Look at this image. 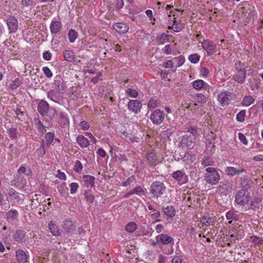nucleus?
I'll use <instances>...</instances> for the list:
<instances>
[{"instance_id": "nucleus-1", "label": "nucleus", "mask_w": 263, "mask_h": 263, "mask_svg": "<svg viewBox=\"0 0 263 263\" xmlns=\"http://www.w3.org/2000/svg\"><path fill=\"white\" fill-rule=\"evenodd\" d=\"M37 111L43 117H48L52 120L58 114V110L54 107H50L49 104L44 100L40 101L37 106Z\"/></svg>"}, {"instance_id": "nucleus-2", "label": "nucleus", "mask_w": 263, "mask_h": 263, "mask_svg": "<svg viewBox=\"0 0 263 263\" xmlns=\"http://www.w3.org/2000/svg\"><path fill=\"white\" fill-rule=\"evenodd\" d=\"M166 186L159 181H156L152 183L149 188V193L153 198L160 197L165 192Z\"/></svg>"}, {"instance_id": "nucleus-3", "label": "nucleus", "mask_w": 263, "mask_h": 263, "mask_svg": "<svg viewBox=\"0 0 263 263\" xmlns=\"http://www.w3.org/2000/svg\"><path fill=\"white\" fill-rule=\"evenodd\" d=\"M155 239L157 240V242H160L163 245H170V248L164 252L165 254L170 255L173 253L174 252L173 246L174 245V239L173 237L167 234H161L157 235Z\"/></svg>"}, {"instance_id": "nucleus-4", "label": "nucleus", "mask_w": 263, "mask_h": 263, "mask_svg": "<svg viewBox=\"0 0 263 263\" xmlns=\"http://www.w3.org/2000/svg\"><path fill=\"white\" fill-rule=\"evenodd\" d=\"M206 173L204 179L206 182L212 185H216L220 180V175L214 167H209L205 169Z\"/></svg>"}, {"instance_id": "nucleus-5", "label": "nucleus", "mask_w": 263, "mask_h": 263, "mask_svg": "<svg viewBox=\"0 0 263 263\" xmlns=\"http://www.w3.org/2000/svg\"><path fill=\"white\" fill-rule=\"evenodd\" d=\"M251 196L245 190H240L238 191L235 195V201L239 205H243L249 202Z\"/></svg>"}, {"instance_id": "nucleus-6", "label": "nucleus", "mask_w": 263, "mask_h": 263, "mask_svg": "<svg viewBox=\"0 0 263 263\" xmlns=\"http://www.w3.org/2000/svg\"><path fill=\"white\" fill-rule=\"evenodd\" d=\"M201 47L206 51L209 56L213 55L216 49V45L214 42L208 39L204 40L201 42Z\"/></svg>"}, {"instance_id": "nucleus-7", "label": "nucleus", "mask_w": 263, "mask_h": 263, "mask_svg": "<svg viewBox=\"0 0 263 263\" xmlns=\"http://www.w3.org/2000/svg\"><path fill=\"white\" fill-rule=\"evenodd\" d=\"M165 118V114L160 109H156L152 113L150 120L153 124L156 125L160 124Z\"/></svg>"}, {"instance_id": "nucleus-8", "label": "nucleus", "mask_w": 263, "mask_h": 263, "mask_svg": "<svg viewBox=\"0 0 263 263\" xmlns=\"http://www.w3.org/2000/svg\"><path fill=\"white\" fill-rule=\"evenodd\" d=\"M10 33H15L18 29V21L14 16L10 15L5 20Z\"/></svg>"}, {"instance_id": "nucleus-9", "label": "nucleus", "mask_w": 263, "mask_h": 263, "mask_svg": "<svg viewBox=\"0 0 263 263\" xmlns=\"http://www.w3.org/2000/svg\"><path fill=\"white\" fill-rule=\"evenodd\" d=\"M128 109L134 113L138 114L141 111L142 104L141 101L139 100H130L127 103Z\"/></svg>"}, {"instance_id": "nucleus-10", "label": "nucleus", "mask_w": 263, "mask_h": 263, "mask_svg": "<svg viewBox=\"0 0 263 263\" xmlns=\"http://www.w3.org/2000/svg\"><path fill=\"white\" fill-rule=\"evenodd\" d=\"M218 100L222 106L228 105L232 98V93L222 91L218 95Z\"/></svg>"}, {"instance_id": "nucleus-11", "label": "nucleus", "mask_w": 263, "mask_h": 263, "mask_svg": "<svg viewBox=\"0 0 263 263\" xmlns=\"http://www.w3.org/2000/svg\"><path fill=\"white\" fill-rule=\"evenodd\" d=\"M59 117L58 118V123L61 127L64 128H69V119L67 114L65 112L61 111L58 113Z\"/></svg>"}, {"instance_id": "nucleus-12", "label": "nucleus", "mask_w": 263, "mask_h": 263, "mask_svg": "<svg viewBox=\"0 0 263 263\" xmlns=\"http://www.w3.org/2000/svg\"><path fill=\"white\" fill-rule=\"evenodd\" d=\"M62 228L66 234L72 235L76 230V226L71 219H66L62 223Z\"/></svg>"}, {"instance_id": "nucleus-13", "label": "nucleus", "mask_w": 263, "mask_h": 263, "mask_svg": "<svg viewBox=\"0 0 263 263\" xmlns=\"http://www.w3.org/2000/svg\"><path fill=\"white\" fill-rule=\"evenodd\" d=\"M7 193L11 200H16V203H21L24 199V195L17 192L13 188H9L7 190Z\"/></svg>"}, {"instance_id": "nucleus-14", "label": "nucleus", "mask_w": 263, "mask_h": 263, "mask_svg": "<svg viewBox=\"0 0 263 263\" xmlns=\"http://www.w3.org/2000/svg\"><path fill=\"white\" fill-rule=\"evenodd\" d=\"M15 256L18 263H27L28 261L29 254L28 251L22 249L17 250Z\"/></svg>"}, {"instance_id": "nucleus-15", "label": "nucleus", "mask_w": 263, "mask_h": 263, "mask_svg": "<svg viewBox=\"0 0 263 263\" xmlns=\"http://www.w3.org/2000/svg\"><path fill=\"white\" fill-rule=\"evenodd\" d=\"M62 29V23L61 21L53 19L50 25L51 33L56 34L59 33Z\"/></svg>"}, {"instance_id": "nucleus-16", "label": "nucleus", "mask_w": 263, "mask_h": 263, "mask_svg": "<svg viewBox=\"0 0 263 263\" xmlns=\"http://www.w3.org/2000/svg\"><path fill=\"white\" fill-rule=\"evenodd\" d=\"M114 29L118 33L125 34L128 30V26L127 25L124 23H118L113 25Z\"/></svg>"}, {"instance_id": "nucleus-17", "label": "nucleus", "mask_w": 263, "mask_h": 263, "mask_svg": "<svg viewBox=\"0 0 263 263\" xmlns=\"http://www.w3.org/2000/svg\"><path fill=\"white\" fill-rule=\"evenodd\" d=\"M239 181L241 186L246 191L250 189L253 183L252 179L247 176L240 178Z\"/></svg>"}, {"instance_id": "nucleus-18", "label": "nucleus", "mask_w": 263, "mask_h": 263, "mask_svg": "<svg viewBox=\"0 0 263 263\" xmlns=\"http://www.w3.org/2000/svg\"><path fill=\"white\" fill-rule=\"evenodd\" d=\"M247 71L236 72L233 77V80L240 84H243L246 80Z\"/></svg>"}, {"instance_id": "nucleus-19", "label": "nucleus", "mask_w": 263, "mask_h": 263, "mask_svg": "<svg viewBox=\"0 0 263 263\" xmlns=\"http://www.w3.org/2000/svg\"><path fill=\"white\" fill-rule=\"evenodd\" d=\"M192 85L194 89L196 90H201L203 88L206 90L210 86L202 80H197L192 82Z\"/></svg>"}, {"instance_id": "nucleus-20", "label": "nucleus", "mask_w": 263, "mask_h": 263, "mask_svg": "<svg viewBox=\"0 0 263 263\" xmlns=\"http://www.w3.org/2000/svg\"><path fill=\"white\" fill-rule=\"evenodd\" d=\"M76 142L82 148L87 147L90 144L89 141L83 135L78 136L76 138Z\"/></svg>"}, {"instance_id": "nucleus-21", "label": "nucleus", "mask_w": 263, "mask_h": 263, "mask_svg": "<svg viewBox=\"0 0 263 263\" xmlns=\"http://www.w3.org/2000/svg\"><path fill=\"white\" fill-rule=\"evenodd\" d=\"M181 159L187 164L192 163L195 160V155L191 152H186L183 156L180 155Z\"/></svg>"}, {"instance_id": "nucleus-22", "label": "nucleus", "mask_w": 263, "mask_h": 263, "mask_svg": "<svg viewBox=\"0 0 263 263\" xmlns=\"http://www.w3.org/2000/svg\"><path fill=\"white\" fill-rule=\"evenodd\" d=\"M26 233L22 230H17L13 235L14 240L17 243H21L26 236Z\"/></svg>"}, {"instance_id": "nucleus-23", "label": "nucleus", "mask_w": 263, "mask_h": 263, "mask_svg": "<svg viewBox=\"0 0 263 263\" xmlns=\"http://www.w3.org/2000/svg\"><path fill=\"white\" fill-rule=\"evenodd\" d=\"M6 219L9 222L13 223L17 220L18 212L16 210H10L6 214Z\"/></svg>"}, {"instance_id": "nucleus-24", "label": "nucleus", "mask_w": 263, "mask_h": 263, "mask_svg": "<svg viewBox=\"0 0 263 263\" xmlns=\"http://www.w3.org/2000/svg\"><path fill=\"white\" fill-rule=\"evenodd\" d=\"M48 227L50 232L53 236H59L61 235L59 226L52 221L49 222L48 223Z\"/></svg>"}, {"instance_id": "nucleus-25", "label": "nucleus", "mask_w": 263, "mask_h": 263, "mask_svg": "<svg viewBox=\"0 0 263 263\" xmlns=\"http://www.w3.org/2000/svg\"><path fill=\"white\" fill-rule=\"evenodd\" d=\"M33 122L35 127L40 134L43 135L46 133V130L45 127L39 118H35L33 120Z\"/></svg>"}, {"instance_id": "nucleus-26", "label": "nucleus", "mask_w": 263, "mask_h": 263, "mask_svg": "<svg viewBox=\"0 0 263 263\" xmlns=\"http://www.w3.org/2000/svg\"><path fill=\"white\" fill-rule=\"evenodd\" d=\"M83 181L85 185L87 187H92L95 186V177L91 175H84Z\"/></svg>"}, {"instance_id": "nucleus-27", "label": "nucleus", "mask_w": 263, "mask_h": 263, "mask_svg": "<svg viewBox=\"0 0 263 263\" xmlns=\"http://www.w3.org/2000/svg\"><path fill=\"white\" fill-rule=\"evenodd\" d=\"M201 222L206 226L213 225L215 223L216 218L214 217L203 216L200 218Z\"/></svg>"}, {"instance_id": "nucleus-28", "label": "nucleus", "mask_w": 263, "mask_h": 263, "mask_svg": "<svg viewBox=\"0 0 263 263\" xmlns=\"http://www.w3.org/2000/svg\"><path fill=\"white\" fill-rule=\"evenodd\" d=\"M162 211L164 214L170 217H173L175 215L176 211L174 206L167 205L166 207H163Z\"/></svg>"}, {"instance_id": "nucleus-29", "label": "nucleus", "mask_w": 263, "mask_h": 263, "mask_svg": "<svg viewBox=\"0 0 263 263\" xmlns=\"http://www.w3.org/2000/svg\"><path fill=\"white\" fill-rule=\"evenodd\" d=\"M229 188L230 183L227 182V183L218 186L217 187V192L220 194L226 195L229 191Z\"/></svg>"}, {"instance_id": "nucleus-30", "label": "nucleus", "mask_w": 263, "mask_h": 263, "mask_svg": "<svg viewBox=\"0 0 263 263\" xmlns=\"http://www.w3.org/2000/svg\"><path fill=\"white\" fill-rule=\"evenodd\" d=\"M63 53L66 61L72 62L74 60V54L72 51L66 50L63 51Z\"/></svg>"}, {"instance_id": "nucleus-31", "label": "nucleus", "mask_w": 263, "mask_h": 263, "mask_svg": "<svg viewBox=\"0 0 263 263\" xmlns=\"http://www.w3.org/2000/svg\"><path fill=\"white\" fill-rule=\"evenodd\" d=\"M147 205L148 209L149 211H152V212H154V213L149 215L151 218L157 219L160 216V212L159 211H157L156 209H154L152 204L148 202L147 203Z\"/></svg>"}, {"instance_id": "nucleus-32", "label": "nucleus", "mask_w": 263, "mask_h": 263, "mask_svg": "<svg viewBox=\"0 0 263 263\" xmlns=\"http://www.w3.org/2000/svg\"><path fill=\"white\" fill-rule=\"evenodd\" d=\"M255 99L251 96H246L242 99L241 104L245 106H249L253 104Z\"/></svg>"}, {"instance_id": "nucleus-33", "label": "nucleus", "mask_w": 263, "mask_h": 263, "mask_svg": "<svg viewBox=\"0 0 263 263\" xmlns=\"http://www.w3.org/2000/svg\"><path fill=\"white\" fill-rule=\"evenodd\" d=\"M226 218L229 220V223H231L233 220L237 221L238 218L236 214L233 211H229L226 214Z\"/></svg>"}, {"instance_id": "nucleus-34", "label": "nucleus", "mask_w": 263, "mask_h": 263, "mask_svg": "<svg viewBox=\"0 0 263 263\" xmlns=\"http://www.w3.org/2000/svg\"><path fill=\"white\" fill-rule=\"evenodd\" d=\"M54 137V132H48L45 136L46 139V144L47 146H49L52 143Z\"/></svg>"}, {"instance_id": "nucleus-35", "label": "nucleus", "mask_w": 263, "mask_h": 263, "mask_svg": "<svg viewBox=\"0 0 263 263\" xmlns=\"http://www.w3.org/2000/svg\"><path fill=\"white\" fill-rule=\"evenodd\" d=\"M184 176L185 173L181 170L175 171L172 174L173 178L178 181H181Z\"/></svg>"}, {"instance_id": "nucleus-36", "label": "nucleus", "mask_w": 263, "mask_h": 263, "mask_svg": "<svg viewBox=\"0 0 263 263\" xmlns=\"http://www.w3.org/2000/svg\"><path fill=\"white\" fill-rule=\"evenodd\" d=\"M68 36L69 42L72 43L74 42L77 39L78 33L75 30L70 29L68 31Z\"/></svg>"}, {"instance_id": "nucleus-37", "label": "nucleus", "mask_w": 263, "mask_h": 263, "mask_svg": "<svg viewBox=\"0 0 263 263\" xmlns=\"http://www.w3.org/2000/svg\"><path fill=\"white\" fill-rule=\"evenodd\" d=\"M8 133L10 138L12 139H17L20 136V134L17 132L16 128L11 127L8 130Z\"/></svg>"}, {"instance_id": "nucleus-38", "label": "nucleus", "mask_w": 263, "mask_h": 263, "mask_svg": "<svg viewBox=\"0 0 263 263\" xmlns=\"http://www.w3.org/2000/svg\"><path fill=\"white\" fill-rule=\"evenodd\" d=\"M173 61V62L176 64V67L181 66L185 62V58L183 55H179L177 57H175Z\"/></svg>"}, {"instance_id": "nucleus-39", "label": "nucleus", "mask_w": 263, "mask_h": 263, "mask_svg": "<svg viewBox=\"0 0 263 263\" xmlns=\"http://www.w3.org/2000/svg\"><path fill=\"white\" fill-rule=\"evenodd\" d=\"M182 24L174 20L172 27H168V29H172L175 32H179L183 29Z\"/></svg>"}, {"instance_id": "nucleus-40", "label": "nucleus", "mask_w": 263, "mask_h": 263, "mask_svg": "<svg viewBox=\"0 0 263 263\" xmlns=\"http://www.w3.org/2000/svg\"><path fill=\"white\" fill-rule=\"evenodd\" d=\"M250 241L254 245H260L263 243V238L255 235L250 237Z\"/></svg>"}, {"instance_id": "nucleus-41", "label": "nucleus", "mask_w": 263, "mask_h": 263, "mask_svg": "<svg viewBox=\"0 0 263 263\" xmlns=\"http://www.w3.org/2000/svg\"><path fill=\"white\" fill-rule=\"evenodd\" d=\"M225 172L227 175L233 176L236 174H238L237 169L232 166H227L225 170Z\"/></svg>"}, {"instance_id": "nucleus-42", "label": "nucleus", "mask_w": 263, "mask_h": 263, "mask_svg": "<svg viewBox=\"0 0 263 263\" xmlns=\"http://www.w3.org/2000/svg\"><path fill=\"white\" fill-rule=\"evenodd\" d=\"M214 163V161L209 157H204L201 160V164L204 167L212 166Z\"/></svg>"}, {"instance_id": "nucleus-43", "label": "nucleus", "mask_w": 263, "mask_h": 263, "mask_svg": "<svg viewBox=\"0 0 263 263\" xmlns=\"http://www.w3.org/2000/svg\"><path fill=\"white\" fill-rule=\"evenodd\" d=\"M158 104V100L152 98L149 99L147 103V107L149 109H154L157 107Z\"/></svg>"}, {"instance_id": "nucleus-44", "label": "nucleus", "mask_w": 263, "mask_h": 263, "mask_svg": "<svg viewBox=\"0 0 263 263\" xmlns=\"http://www.w3.org/2000/svg\"><path fill=\"white\" fill-rule=\"evenodd\" d=\"M146 158L148 162L151 164H154L157 161V155L156 153L152 152L146 155Z\"/></svg>"}, {"instance_id": "nucleus-45", "label": "nucleus", "mask_w": 263, "mask_h": 263, "mask_svg": "<svg viewBox=\"0 0 263 263\" xmlns=\"http://www.w3.org/2000/svg\"><path fill=\"white\" fill-rule=\"evenodd\" d=\"M195 100L197 102L204 103L207 101V97L205 95L197 93L195 97Z\"/></svg>"}, {"instance_id": "nucleus-46", "label": "nucleus", "mask_w": 263, "mask_h": 263, "mask_svg": "<svg viewBox=\"0 0 263 263\" xmlns=\"http://www.w3.org/2000/svg\"><path fill=\"white\" fill-rule=\"evenodd\" d=\"M125 93L127 96L132 98H137L139 95V93L136 89H132L130 88H128L126 90Z\"/></svg>"}, {"instance_id": "nucleus-47", "label": "nucleus", "mask_w": 263, "mask_h": 263, "mask_svg": "<svg viewBox=\"0 0 263 263\" xmlns=\"http://www.w3.org/2000/svg\"><path fill=\"white\" fill-rule=\"evenodd\" d=\"M168 35L165 33H161L156 37V41L160 44H163L168 40Z\"/></svg>"}, {"instance_id": "nucleus-48", "label": "nucleus", "mask_w": 263, "mask_h": 263, "mask_svg": "<svg viewBox=\"0 0 263 263\" xmlns=\"http://www.w3.org/2000/svg\"><path fill=\"white\" fill-rule=\"evenodd\" d=\"M137 228V226L135 222H130L126 226V230L129 232H134Z\"/></svg>"}, {"instance_id": "nucleus-49", "label": "nucleus", "mask_w": 263, "mask_h": 263, "mask_svg": "<svg viewBox=\"0 0 263 263\" xmlns=\"http://www.w3.org/2000/svg\"><path fill=\"white\" fill-rule=\"evenodd\" d=\"M85 197L88 202L90 203L93 202L95 200V197L91 193L90 191H86L84 193Z\"/></svg>"}, {"instance_id": "nucleus-50", "label": "nucleus", "mask_w": 263, "mask_h": 263, "mask_svg": "<svg viewBox=\"0 0 263 263\" xmlns=\"http://www.w3.org/2000/svg\"><path fill=\"white\" fill-rule=\"evenodd\" d=\"M246 111L245 110H242L236 115V120L238 122H242L245 121Z\"/></svg>"}, {"instance_id": "nucleus-51", "label": "nucleus", "mask_w": 263, "mask_h": 263, "mask_svg": "<svg viewBox=\"0 0 263 263\" xmlns=\"http://www.w3.org/2000/svg\"><path fill=\"white\" fill-rule=\"evenodd\" d=\"M200 56L197 53L191 54L189 57V60L190 61L193 63L196 64L199 62L200 60Z\"/></svg>"}, {"instance_id": "nucleus-52", "label": "nucleus", "mask_w": 263, "mask_h": 263, "mask_svg": "<svg viewBox=\"0 0 263 263\" xmlns=\"http://www.w3.org/2000/svg\"><path fill=\"white\" fill-rule=\"evenodd\" d=\"M14 112L19 120L21 121H23L24 120L25 111L22 110L21 108L17 107L14 110Z\"/></svg>"}, {"instance_id": "nucleus-53", "label": "nucleus", "mask_w": 263, "mask_h": 263, "mask_svg": "<svg viewBox=\"0 0 263 263\" xmlns=\"http://www.w3.org/2000/svg\"><path fill=\"white\" fill-rule=\"evenodd\" d=\"M235 68L236 72H242L246 71V68L244 66V64H242L240 61H237L235 64Z\"/></svg>"}, {"instance_id": "nucleus-54", "label": "nucleus", "mask_w": 263, "mask_h": 263, "mask_svg": "<svg viewBox=\"0 0 263 263\" xmlns=\"http://www.w3.org/2000/svg\"><path fill=\"white\" fill-rule=\"evenodd\" d=\"M22 83L21 80L19 78L15 79L13 81L10 85V88L12 89H15L18 88Z\"/></svg>"}, {"instance_id": "nucleus-55", "label": "nucleus", "mask_w": 263, "mask_h": 263, "mask_svg": "<svg viewBox=\"0 0 263 263\" xmlns=\"http://www.w3.org/2000/svg\"><path fill=\"white\" fill-rule=\"evenodd\" d=\"M134 194L138 195L139 196L144 195L145 192L143 188L141 186H137L133 189Z\"/></svg>"}, {"instance_id": "nucleus-56", "label": "nucleus", "mask_w": 263, "mask_h": 263, "mask_svg": "<svg viewBox=\"0 0 263 263\" xmlns=\"http://www.w3.org/2000/svg\"><path fill=\"white\" fill-rule=\"evenodd\" d=\"M136 180V177L134 175L130 176L125 181L122 183V185L123 186H126L128 185L132 184L133 182Z\"/></svg>"}, {"instance_id": "nucleus-57", "label": "nucleus", "mask_w": 263, "mask_h": 263, "mask_svg": "<svg viewBox=\"0 0 263 263\" xmlns=\"http://www.w3.org/2000/svg\"><path fill=\"white\" fill-rule=\"evenodd\" d=\"M82 168L83 165L82 164L81 162L79 160H77L75 162L73 168L74 171L77 173H80L81 172Z\"/></svg>"}, {"instance_id": "nucleus-58", "label": "nucleus", "mask_w": 263, "mask_h": 263, "mask_svg": "<svg viewBox=\"0 0 263 263\" xmlns=\"http://www.w3.org/2000/svg\"><path fill=\"white\" fill-rule=\"evenodd\" d=\"M70 193L71 194H74L77 192L78 189L79 187V184L76 182H72L70 184Z\"/></svg>"}, {"instance_id": "nucleus-59", "label": "nucleus", "mask_w": 263, "mask_h": 263, "mask_svg": "<svg viewBox=\"0 0 263 263\" xmlns=\"http://www.w3.org/2000/svg\"><path fill=\"white\" fill-rule=\"evenodd\" d=\"M47 98L54 102H57V97L55 95V92L53 90H51L48 92Z\"/></svg>"}, {"instance_id": "nucleus-60", "label": "nucleus", "mask_w": 263, "mask_h": 263, "mask_svg": "<svg viewBox=\"0 0 263 263\" xmlns=\"http://www.w3.org/2000/svg\"><path fill=\"white\" fill-rule=\"evenodd\" d=\"M58 78L60 79V78ZM56 79L57 80H55L53 83L55 87V88L57 89V90L59 91L63 90V89H61L62 88V87L61 86L62 84L60 81V80H58V78H56Z\"/></svg>"}, {"instance_id": "nucleus-61", "label": "nucleus", "mask_w": 263, "mask_h": 263, "mask_svg": "<svg viewBox=\"0 0 263 263\" xmlns=\"http://www.w3.org/2000/svg\"><path fill=\"white\" fill-rule=\"evenodd\" d=\"M42 70L47 77L51 78L52 77V72L48 67H43Z\"/></svg>"}, {"instance_id": "nucleus-62", "label": "nucleus", "mask_w": 263, "mask_h": 263, "mask_svg": "<svg viewBox=\"0 0 263 263\" xmlns=\"http://www.w3.org/2000/svg\"><path fill=\"white\" fill-rule=\"evenodd\" d=\"M162 66L165 68H173L174 67V62L173 60H167L163 63Z\"/></svg>"}, {"instance_id": "nucleus-63", "label": "nucleus", "mask_w": 263, "mask_h": 263, "mask_svg": "<svg viewBox=\"0 0 263 263\" xmlns=\"http://www.w3.org/2000/svg\"><path fill=\"white\" fill-rule=\"evenodd\" d=\"M200 73L203 77H207L209 74V70L206 67H201L200 69Z\"/></svg>"}, {"instance_id": "nucleus-64", "label": "nucleus", "mask_w": 263, "mask_h": 263, "mask_svg": "<svg viewBox=\"0 0 263 263\" xmlns=\"http://www.w3.org/2000/svg\"><path fill=\"white\" fill-rule=\"evenodd\" d=\"M162 51L166 54H171L172 53V48L170 44H167L162 48Z\"/></svg>"}]
</instances>
